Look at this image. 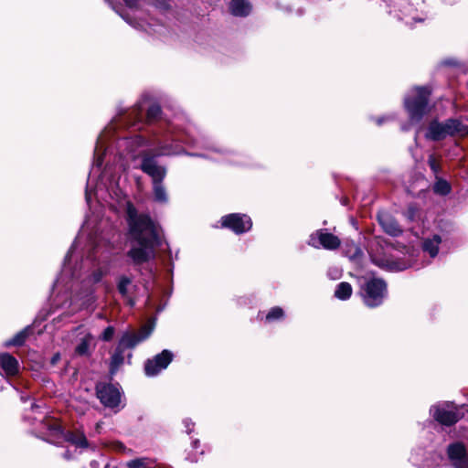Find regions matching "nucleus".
<instances>
[{
  "label": "nucleus",
  "mask_w": 468,
  "mask_h": 468,
  "mask_svg": "<svg viewBox=\"0 0 468 468\" xmlns=\"http://www.w3.org/2000/svg\"><path fill=\"white\" fill-rule=\"evenodd\" d=\"M103 272L101 270L95 271L91 275L92 282H99L101 280Z\"/></svg>",
  "instance_id": "33"
},
{
  "label": "nucleus",
  "mask_w": 468,
  "mask_h": 468,
  "mask_svg": "<svg viewBox=\"0 0 468 468\" xmlns=\"http://www.w3.org/2000/svg\"><path fill=\"white\" fill-rule=\"evenodd\" d=\"M123 351L124 350L122 348L118 346L115 353L112 356V361H111V373L112 374H114L115 371L119 368V367L123 364V360H124Z\"/></svg>",
  "instance_id": "21"
},
{
  "label": "nucleus",
  "mask_w": 468,
  "mask_h": 468,
  "mask_svg": "<svg viewBox=\"0 0 468 468\" xmlns=\"http://www.w3.org/2000/svg\"><path fill=\"white\" fill-rule=\"evenodd\" d=\"M141 168L153 178V183L163 181L166 174L165 168L158 165L152 157H144Z\"/></svg>",
  "instance_id": "13"
},
{
  "label": "nucleus",
  "mask_w": 468,
  "mask_h": 468,
  "mask_svg": "<svg viewBox=\"0 0 468 468\" xmlns=\"http://www.w3.org/2000/svg\"><path fill=\"white\" fill-rule=\"evenodd\" d=\"M448 457L455 468H468V453L461 442L450 444L447 450Z\"/></svg>",
  "instance_id": "10"
},
{
  "label": "nucleus",
  "mask_w": 468,
  "mask_h": 468,
  "mask_svg": "<svg viewBox=\"0 0 468 468\" xmlns=\"http://www.w3.org/2000/svg\"><path fill=\"white\" fill-rule=\"evenodd\" d=\"M97 396L101 402L108 408H117L121 402L119 389L112 385H98Z\"/></svg>",
  "instance_id": "8"
},
{
  "label": "nucleus",
  "mask_w": 468,
  "mask_h": 468,
  "mask_svg": "<svg viewBox=\"0 0 468 468\" xmlns=\"http://www.w3.org/2000/svg\"><path fill=\"white\" fill-rule=\"evenodd\" d=\"M430 93L427 88H415L412 94L405 99V107L411 121H420L427 112Z\"/></svg>",
  "instance_id": "3"
},
{
  "label": "nucleus",
  "mask_w": 468,
  "mask_h": 468,
  "mask_svg": "<svg viewBox=\"0 0 468 468\" xmlns=\"http://www.w3.org/2000/svg\"><path fill=\"white\" fill-rule=\"evenodd\" d=\"M59 360V355L58 354H56L52 359H51V364L55 365L58 361Z\"/></svg>",
  "instance_id": "35"
},
{
  "label": "nucleus",
  "mask_w": 468,
  "mask_h": 468,
  "mask_svg": "<svg viewBox=\"0 0 468 468\" xmlns=\"http://www.w3.org/2000/svg\"><path fill=\"white\" fill-rule=\"evenodd\" d=\"M154 324H145L142 327L138 334L125 333L122 335L118 346L122 348H133L140 342L146 339L153 332Z\"/></svg>",
  "instance_id": "9"
},
{
  "label": "nucleus",
  "mask_w": 468,
  "mask_h": 468,
  "mask_svg": "<svg viewBox=\"0 0 468 468\" xmlns=\"http://www.w3.org/2000/svg\"><path fill=\"white\" fill-rule=\"evenodd\" d=\"M86 199L89 202L90 201V194L86 191Z\"/></svg>",
  "instance_id": "37"
},
{
  "label": "nucleus",
  "mask_w": 468,
  "mask_h": 468,
  "mask_svg": "<svg viewBox=\"0 0 468 468\" xmlns=\"http://www.w3.org/2000/svg\"><path fill=\"white\" fill-rule=\"evenodd\" d=\"M161 112V109L158 105H153L148 109L147 117L148 119H155Z\"/></svg>",
  "instance_id": "30"
},
{
  "label": "nucleus",
  "mask_w": 468,
  "mask_h": 468,
  "mask_svg": "<svg viewBox=\"0 0 468 468\" xmlns=\"http://www.w3.org/2000/svg\"><path fill=\"white\" fill-rule=\"evenodd\" d=\"M372 261L379 266L380 268L387 269L388 271H403L409 267H410L412 264L401 262V261H396L389 258H378L376 256H372Z\"/></svg>",
  "instance_id": "16"
},
{
  "label": "nucleus",
  "mask_w": 468,
  "mask_h": 468,
  "mask_svg": "<svg viewBox=\"0 0 468 468\" xmlns=\"http://www.w3.org/2000/svg\"><path fill=\"white\" fill-rule=\"evenodd\" d=\"M221 224L229 228L237 234H240L250 229L252 223L250 218L244 214H230L221 219Z\"/></svg>",
  "instance_id": "5"
},
{
  "label": "nucleus",
  "mask_w": 468,
  "mask_h": 468,
  "mask_svg": "<svg viewBox=\"0 0 468 468\" xmlns=\"http://www.w3.org/2000/svg\"><path fill=\"white\" fill-rule=\"evenodd\" d=\"M468 133V126L463 124L458 120H448L444 123L438 122L436 121L431 122L429 125L426 138L440 141L451 136H464Z\"/></svg>",
  "instance_id": "2"
},
{
  "label": "nucleus",
  "mask_w": 468,
  "mask_h": 468,
  "mask_svg": "<svg viewBox=\"0 0 468 468\" xmlns=\"http://www.w3.org/2000/svg\"><path fill=\"white\" fill-rule=\"evenodd\" d=\"M309 244L314 248L321 246L325 250H335L339 248L341 241L332 233L320 229L310 236Z\"/></svg>",
  "instance_id": "7"
},
{
  "label": "nucleus",
  "mask_w": 468,
  "mask_h": 468,
  "mask_svg": "<svg viewBox=\"0 0 468 468\" xmlns=\"http://www.w3.org/2000/svg\"><path fill=\"white\" fill-rule=\"evenodd\" d=\"M0 369L6 377L15 376L18 373V361L7 353L0 354Z\"/></svg>",
  "instance_id": "14"
},
{
  "label": "nucleus",
  "mask_w": 468,
  "mask_h": 468,
  "mask_svg": "<svg viewBox=\"0 0 468 468\" xmlns=\"http://www.w3.org/2000/svg\"><path fill=\"white\" fill-rule=\"evenodd\" d=\"M66 440L77 447H88V441L83 433H68L66 435Z\"/></svg>",
  "instance_id": "20"
},
{
  "label": "nucleus",
  "mask_w": 468,
  "mask_h": 468,
  "mask_svg": "<svg viewBox=\"0 0 468 468\" xmlns=\"http://www.w3.org/2000/svg\"><path fill=\"white\" fill-rule=\"evenodd\" d=\"M28 335V329H25L16 334L11 340L5 343V346H20L22 345Z\"/></svg>",
  "instance_id": "25"
},
{
  "label": "nucleus",
  "mask_w": 468,
  "mask_h": 468,
  "mask_svg": "<svg viewBox=\"0 0 468 468\" xmlns=\"http://www.w3.org/2000/svg\"><path fill=\"white\" fill-rule=\"evenodd\" d=\"M378 218L379 224L386 233L391 236H398L401 233V229L399 228L397 221L388 213L382 212L378 214Z\"/></svg>",
  "instance_id": "15"
},
{
  "label": "nucleus",
  "mask_w": 468,
  "mask_h": 468,
  "mask_svg": "<svg viewBox=\"0 0 468 468\" xmlns=\"http://www.w3.org/2000/svg\"><path fill=\"white\" fill-rule=\"evenodd\" d=\"M230 11L234 16H245L250 12V5L247 0H231Z\"/></svg>",
  "instance_id": "17"
},
{
  "label": "nucleus",
  "mask_w": 468,
  "mask_h": 468,
  "mask_svg": "<svg viewBox=\"0 0 468 468\" xmlns=\"http://www.w3.org/2000/svg\"><path fill=\"white\" fill-rule=\"evenodd\" d=\"M428 162H429V165H430L431 170L435 174H437L440 169V166H439V164L437 163L435 157L433 155H430Z\"/></svg>",
  "instance_id": "32"
},
{
  "label": "nucleus",
  "mask_w": 468,
  "mask_h": 468,
  "mask_svg": "<svg viewBox=\"0 0 468 468\" xmlns=\"http://www.w3.org/2000/svg\"><path fill=\"white\" fill-rule=\"evenodd\" d=\"M126 5L130 7L135 6L138 0H124Z\"/></svg>",
  "instance_id": "34"
},
{
  "label": "nucleus",
  "mask_w": 468,
  "mask_h": 468,
  "mask_svg": "<svg viewBox=\"0 0 468 468\" xmlns=\"http://www.w3.org/2000/svg\"><path fill=\"white\" fill-rule=\"evenodd\" d=\"M154 199L158 202L165 203L167 201V194L162 185V181L154 182Z\"/></svg>",
  "instance_id": "22"
},
{
  "label": "nucleus",
  "mask_w": 468,
  "mask_h": 468,
  "mask_svg": "<svg viewBox=\"0 0 468 468\" xmlns=\"http://www.w3.org/2000/svg\"><path fill=\"white\" fill-rule=\"evenodd\" d=\"M433 418L441 424L452 425L461 418L460 414L450 409L449 405H437L431 409Z\"/></svg>",
  "instance_id": "12"
},
{
  "label": "nucleus",
  "mask_w": 468,
  "mask_h": 468,
  "mask_svg": "<svg viewBox=\"0 0 468 468\" xmlns=\"http://www.w3.org/2000/svg\"><path fill=\"white\" fill-rule=\"evenodd\" d=\"M433 189L438 194L447 195L451 191V186H450V185H449V183L447 181L442 180V179H439L435 183V185L433 186Z\"/></svg>",
  "instance_id": "27"
},
{
  "label": "nucleus",
  "mask_w": 468,
  "mask_h": 468,
  "mask_svg": "<svg viewBox=\"0 0 468 468\" xmlns=\"http://www.w3.org/2000/svg\"><path fill=\"white\" fill-rule=\"evenodd\" d=\"M361 254H362L361 250H360V249H358V248H356V255H361Z\"/></svg>",
  "instance_id": "36"
},
{
  "label": "nucleus",
  "mask_w": 468,
  "mask_h": 468,
  "mask_svg": "<svg viewBox=\"0 0 468 468\" xmlns=\"http://www.w3.org/2000/svg\"><path fill=\"white\" fill-rule=\"evenodd\" d=\"M161 154H170V152H168V151H164V152H162Z\"/></svg>",
  "instance_id": "38"
},
{
  "label": "nucleus",
  "mask_w": 468,
  "mask_h": 468,
  "mask_svg": "<svg viewBox=\"0 0 468 468\" xmlns=\"http://www.w3.org/2000/svg\"><path fill=\"white\" fill-rule=\"evenodd\" d=\"M104 135L101 134L97 140L96 147L94 150L95 154V161L94 165L97 166H101L102 164V158L101 155V152L102 151L103 145H104Z\"/></svg>",
  "instance_id": "24"
},
{
  "label": "nucleus",
  "mask_w": 468,
  "mask_h": 468,
  "mask_svg": "<svg viewBox=\"0 0 468 468\" xmlns=\"http://www.w3.org/2000/svg\"><path fill=\"white\" fill-rule=\"evenodd\" d=\"M352 294V287L348 282H340L335 292V296L339 300H346Z\"/></svg>",
  "instance_id": "19"
},
{
  "label": "nucleus",
  "mask_w": 468,
  "mask_h": 468,
  "mask_svg": "<svg viewBox=\"0 0 468 468\" xmlns=\"http://www.w3.org/2000/svg\"><path fill=\"white\" fill-rule=\"evenodd\" d=\"M386 295V283L379 279L368 281L364 288L363 299L369 307L379 305Z\"/></svg>",
  "instance_id": "4"
},
{
  "label": "nucleus",
  "mask_w": 468,
  "mask_h": 468,
  "mask_svg": "<svg viewBox=\"0 0 468 468\" xmlns=\"http://www.w3.org/2000/svg\"><path fill=\"white\" fill-rule=\"evenodd\" d=\"M114 334V328L112 326H108L101 335V339L104 341H109L112 338Z\"/></svg>",
  "instance_id": "31"
},
{
  "label": "nucleus",
  "mask_w": 468,
  "mask_h": 468,
  "mask_svg": "<svg viewBox=\"0 0 468 468\" xmlns=\"http://www.w3.org/2000/svg\"><path fill=\"white\" fill-rule=\"evenodd\" d=\"M283 316V311L280 307H274L272 308L268 314L266 315L267 321H272L275 319H279Z\"/></svg>",
  "instance_id": "29"
},
{
  "label": "nucleus",
  "mask_w": 468,
  "mask_h": 468,
  "mask_svg": "<svg viewBox=\"0 0 468 468\" xmlns=\"http://www.w3.org/2000/svg\"><path fill=\"white\" fill-rule=\"evenodd\" d=\"M92 341V336L88 335L85 337H83L80 341V343L76 347V352L79 355H87L90 350V346Z\"/></svg>",
  "instance_id": "23"
},
{
  "label": "nucleus",
  "mask_w": 468,
  "mask_h": 468,
  "mask_svg": "<svg viewBox=\"0 0 468 468\" xmlns=\"http://www.w3.org/2000/svg\"><path fill=\"white\" fill-rule=\"evenodd\" d=\"M150 462L146 458L134 459L127 463L128 468H149Z\"/></svg>",
  "instance_id": "28"
},
{
  "label": "nucleus",
  "mask_w": 468,
  "mask_h": 468,
  "mask_svg": "<svg viewBox=\"0 0 468 468\" xmlns=\"http://www.w3.org/2000/svg\"><path fill=\"white\" fill-rule=\"evenodd\" d=\"M130 235L136 245L128 252L135 263H143L154 257V248L160 244L156 227L147 215L137 214L136 209L127 207Z\"/></svg>",
  "instance_id": "1"
},
{
  "label": "nucleus",
  "mask_w": 468,
  "mask_h": 468,
  "mask_svg": "<svg viewBox=\"0 0 468 468\" xmlns=\"http://www.w3.org/2000/svg\"><path fill=\"white\" fill-rule=\"evenodd\" d=\"M441 239L439 235H434L431 239H427L423 242V250L428 252L431 258L438 254L439 245Z\"/></svg>",
  "instance_id": "18"
},
{
  "label": "nucleus",
  "mask_w": 468,
  "mask_h": 468,
  "mask_svg": "<svg viewBox=\"0 0 468 468\" xmlns=\"http://www.w3.org/2000/svg\"><path fill=\"white\" fill-rule=\"evenodd\" d=\"M448 457L455 468H468V453L461 442L450 444L447 450Z\"/></svg>",
  "instance_id": "11"
},
{
  "label": "nucleus",
  "mask_w": 468,
  "mask_h": 468,
  "mask_svg": "<svg viewBox=\"0 0 468 468\" xmlns=\"http://www.w3.org/2000/svg\"><path fill=\"white\" fill-rule=\"evenodd\" d=\"M173 359V354L169 350H163L153 359L146 361L144 366L145 374L148 377L156 376L160 371L166 368Z\"/></svg>",
  "instance_id": "6"
},
{
  "label": "nucleus",
  "mask_w": 468,
  "mask_h": 468,
  "mask_svg": "<svg viewBox=\"0 0 468 468\" xmlns=\"http://www.w3.org/2000/svg\"><path fill=\"white\" fill-rule=\"evenodd\" d=\"M132 280L126 276H122L118 282V291L123 296H128V287L131 285Z\"/></svg>",
  "instance_id": "26"
}]
</instances>
